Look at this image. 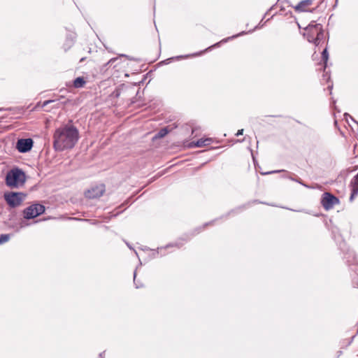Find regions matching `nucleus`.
Here are the masks:
<instances>
[{"mask_svg": "<svg viewBox=\"0 0 358 358\" xmlns=\"http://www.w3.org/2000/svg\"><path fill=\"white\" fill-rule=\"evenodd\" d=\"M303 36L308 42L319 45L321 42L324 41V34L321 24L312 22L307 26L303 27Z\"/></svg>", "mask_w": 358, "mask_h": 358, "instance_id": "obj_1", "label": "nucleus"}, {"mask_svg": "<svg viewBox=\"0 0 358 358\" xmlns=\"http://www.w3.org/2000/svg\"><path fill=\"white\" fill-rule=\"evenodd\" d=\"M24 182L25 175L20 169H12L6 174V184L11 188L19 187L22 186Z\"/></svg>", "mask_w": 358, "mask_h": 358, "instance_id": "obj_2", "label": "nucleus"}, {"mask_svg": "<svg viewBox=\"0 0 358 358\" xmlns=\"http://www.w3.org/2000/svg\"><path fill=\"white\" fill-rule=\"evenodd\" d=\"M54 147L56 150H64L67 147V125L58 128L54 134Z\"/></svg>", "mask_w": 358, "mask_h": 358, "instance_id": "obj_3", "label": "nucleus"}, {"mask_svg": "<svg viewBox=\"0 0 358 358\" xmlns=\"http://www.w3.org/2000/svg\"><path fill=\"white\" fill-rule=\"evenodd\" d=\"M7 204L11 208L20 206L26 198V194L22 192H6L3 195Z\"/></svg>", "mask_w": 358, "mask_h": 358, "instance_id": "obj_4", "label": "nucleus"}, {"mask_svg": "<svg viewBox=\"0 0 358 358\" xmlns=\"http://www.w3.org/2000/svg\"><path fill=\"white\" fill-rule=\"evenodd\" d=\"M106 192V185L103 183L92 185L84 192V196L87 199H97L101 197Z\"/></svg>", "mask_w": 358, "mask_h": 358, "instance_id": "obj_5", "label": "nucleus"}, {"mask_svg": "<svg viewBox=\"0 0 358 358\" xmlns=\"http://www.w3.org/2000/svg\"><path fill=\"white\" fill-rule=\"evenodd\" d=\"M45 206L41 204H32L23 210L24 218L26 220L35 218L37 216L43 214L45 212Z\"/></svg>", "mask_w": 358, "mask_h": 358, "instance_id": "obj_6", "label": "nucleus"}, {"mask_svg": "<svg viewBox=\"0 0 358 358\" xmlns=\"http://www.w3.org/2000/svg\"><path fill=\"white\" fill-rule=\"evenodd\" d=\"M338 203V199L331 193L324 192L322 194L321 204L326 210L333 208L334 206Z\"/></svg>", "mask_w": 358, "mask_h": 358, "instance_id": "obj_7", "label": "nucleus"}, {"mask_svg": "<svg viewBox=\"0 0 358 358\" xmlns=\"http://www.w3.org/2000/svg\"><path fill=\"white\" fill-rule=\"evenodd\" d=\"M34 141L31 138H20L16 143V148L20 153H25L30 151L33 147Z\"/></svg>", "mask_w": 358, "mask_h": 358, "instance_id": "obj_8", "label": "nucleus"}, {"mask_svg": "<svg viewBox=\"0 0 358 358\" xmlns=\"http://www.w3.org/2000/svg\"><path fill=\"white\" fill-rule=\"evenodd\" d=\"M313 6V0H303L298 3L296 5L293 6L294 10L299 13L302 12L312 13L313 9L311 8Z\"/></svg>", "mask_w": 358, "mask_h": 358, "instance_id": "obj_9", "label": "nucleus"}, {"mask_svg": "<svg viewBox=\"0 0 358 358\" xmlns=\"http://www.w3.org/2000/svg\"><path fill=\"white\" fill-rule=\"evenodd\" d=\"M214 142L212 138H201L196 141H192L187 145L188 148H203L211 145Z\"/></svg>", "mask_w": 358, "mask_h": 358, "instance_id": "obj_10", "label": "nucleus"}, {"mask_svg": "<svg viewBox=\"0 0 358 358\" xmlns=\"http://www.w3.org/2000/svg\"><path fill=\"white\" fill-rule=\"evenodd\" d=\"M78 138V131L73 127L69 126V148L73 147Z\"/></svg>", "mask_w": 358, "mask_h": 358, "instance_id": "obj_11", "label": "nucleus"}, {"mask_svg": "<svg viewBox=\"0 0 358 358\" xmlns=\"http://www.w3.org/2000/svg\"><path fill=\"white\" fill-rule=\"evenodd\" d=\"M351 188L350 200H353L358 194V173L351 180L350 184Z\"/></svg>", "mask_w": 358, "mask_h": 358, "instance_id": "obj_12", "label": "nucleus"}, {"mask_svg": "<svg viewBox=\"0 0 358 358\" xmlns=\"http://www.w3.org/2000/svg\"><path fill=\"white\" fill-rule=\"evenodd\" d=\"M66 101V100H64L62 101H59V100H48V101H45L41 105L40 103H38L35 108H37L39 106H41V108H44L50 103H52L53 107L59 108L62 106H64Z\"/></svg>", "mask_w": 358, "mask_h": 358, "instance_id": "obj_13", "label": "nucleus"}, {"mask_svg": "<svg viewBox=\"0 0 358 358\" xmlns=\"http://www.w3.org/2000/svg\"><path fill=\"white\" fill-rule=\"evenodd\" d=\"M86 81L83 77H78L73 81V87L76 88L83 87Z\"/></svg>", "mask_w": 358, "mask_h": 358, "instance_id": "obj_14", "label": "nucleus"}, {"mask_svg": "<svg viewBox=\"0 0 358 358\" xmlns=\"http://www.w3.org/2000/svg\"><path fill=\"white\" fill-rule=\"evenodd\" d=\"M170 131V129H168V127H164L157 134V136L158 138H163Z\"/></svg>", "mask_w": 358, "mask_h": 358, "instance_id": "obj_15", "label": "nucleus"}, {"mask_svg": "<svg viewBox=\"0 0 358 358\" xmlns=\"http://www.w3.org/2000/svg\"><path fill=\"white\" fill-rule=\"evenodd\" d=\"M10 234H1L0 235V245L8 242L10 240Z\"/></svg>", "mask_w": 358, "mask_h": 358, "instance_id": "obj_16", "label": "nucleus"}, {"mask_svg": "<svg viewBox=\"0 0 358 358\" xmlns=\"http://www.w3.org/2000/svg\"><path fill=\"white\" fill-rule=\"evenodd\" d=\"M322 60L324 61V68L325 69L326 63H327V62L328 60V58H329V55H328L327 48L324 49V50L322 51Z\"/></svg>", "mask_w": 358, "mask_h": 358, "instance_id": "obj_17", "label": "nucleus"}, {"mask_svg": "<svg viewBox=\"0 0 358 358\" xmlns=\"http://www.w3.org/2000/svg\"><path fill=\"white\" fill-rule=\"evenodd\" d=\"M297 24H298V27L299 28H302V26L305 25L306 23L303 22L302 20H301L300 22H297Z\"/></svg>", "mask_w": 358, "mask_h": 358, "instance_id": "obj_18", "label": "nucleus"}, {"mask_svg": "<svg viewBox=\"0 0 358 358\" xmlns=\"http://www.w3.org/2000/svg\"><path fill=\"white\" fill-rule=\"evenodd\" d=\"M243 129H239L238 130L237 133L236 134V136H238L240 135H243Z\"/></svg>", "mask_w": 358, "mask_h": 358, "instance_id": "obj_19", "label": "nucleus"}, {"mask_svg": "<svg viewBox=\"0 0 358 358\" xmlns=\"http://www.w3.org/2000/svg\"><path fill=\"white\" fill-rule=\"evenodd\" d=\"M218 45H219V43H218L215 44L214 45H212L211 47L208 48V49H210V48H213V47L218 46Z\"/></svg>", "mask_w": 358, "mask_h": 358, "instance_id": "obj_20", "label": "nucleus"}, {"mask_svg": "<svg viewBox=\"0 0 358 358\" xmlns=\"http://www.w3.org/2000/svg\"><path fill=\"white\" fill-rule=\"evenodd\" d=\"M84 60H85V58H84V57H83V58H81V59H80V62H83Z\"/></svg>", "mask_w": 358, "mask_h": 358, "instance_id": "obj_21", "label": "nucleus"}, {"mask_svg": "<svg viewBox=\"0 0 358 358\" xmlns=\"http://www.w3.org/2000/svg\"><path fill=\"white\" fill-rule=\"evenodd\" d=\"M113 60V59H110V61L108 62V63H110Z\"/></svg>", "mask_w": 358, "mask_h": 358, "instance_id": "obj_22", "label": "nucleus"}]
</instances>
